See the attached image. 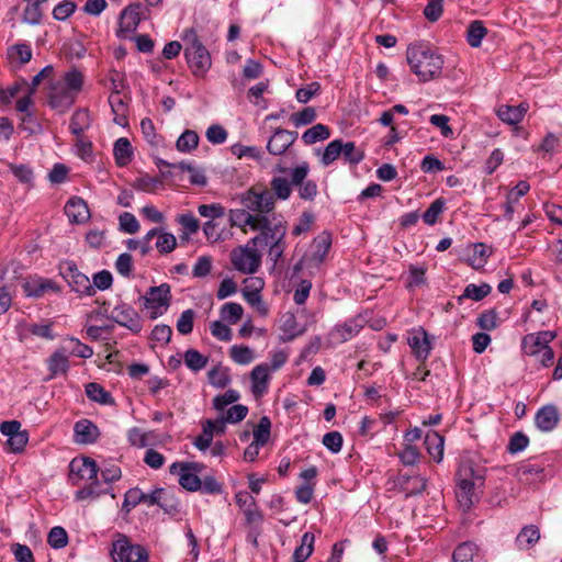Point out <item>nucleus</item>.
<instances>
[{
    "instance_id": "nucleus-1",
    "label": "nucleus",
    "mask_w": 562,
    "mask_h": 562,
    "mask_svg": "<svg viewBox=\"0 0 562 562\" xmlns=\"http://www.w3.org/2000/svg\"><path fill=\"white\" fill-rule=\"evenodd\" d=\"M406 59L412 71L423 82L432 80L441 74L443 59L427 43L411 44L406 50Z\"/></svg>"
},
{
    "instance_id": "nucleus-2",
    "label": "nucleus",
    "mask_w": 562,
    "mask_h": 562,
    "mask_svg": "<svg viewBox=\"0 0 562 562\" xmlns=\"http://www.w3.org/2000/svg\"><path fill=\"white\" fill-rule=\"evenodd\" d=\"M182 40L186 42L184 56L192 74L196 77H203L212 66L209 50L202 44L193 27L183 31Z\"/></svg>"
},
{
    "instance_id": "nucleus-3",
    "label": "nucleus",
    "mask_w": 562,
    "mask_h": 562,
    "mask_svg": "<svg viewBox=\"0 0 562 562\" xmlns=\"http://www.w3.org/2000/svg\"><path fill=\"white\" fill-rule=\"evenodd\" d=\"M456 480L458 486L456 492L457 499L461 507L469 509L479 499L475 490L483 485L484 476L472 464L464 463L460 465Z\"/></svg>"
},
{
    "instance_id": "nucleus-4",
    "label": "nucleus",
    "mask_w": 562,
    "mask_h": 562,
    "mask_svg": "<svg viewBox=\"0 0 562 562\" xmlns=\"http://www.w3.org/2000/svg\"><path fill=\"white\" fill-rule=\"evenodd\" d=\"M240 203L252 216L262 215L268 218L273 214L276 199L269 190L251 188L240 195Z\"/></svg>"
},
{
    "instance_id": "nucleus-5",
    "label": "nucleus",
    "mask_w": 562,
    "mask_h": 562,
    "mask_svg": "<svg viewBox=\"0 0 562 562\" xmlns=\"http://www.w3.org/2000/svg\"><path fill=\"white\" fill-rule=\"evenodd\" d=\"M143 307L149 312V317L156 319L164 315L171 303V288L168 283L150 286L146 294L140 296Z\"/></svg>"
},
{
    "instance_id": "nucleus-6",
    "label": "nucleus",
    "mask_w": 562,
    "mask_h": 562,
    "mask_svg": "<svg viewBox=\"0 0 562 562\" xmlns=\"http://www.w3.org/2000/svg\"><path fill=\"white\" fill-rule=\"evenodd\" d=\"M60 276L67 281L72 291L80 295H94L95 290L90 279L78 270L74 261H65L59 266Z\"/></svg>"
},
{
    "instance_id": "nucleus-7",
    "label": "nucleus",
    "mask_w": 562,
    "mask_h": 562,
    "mask_svg": "<svg viewBox=\"0 0 562 562\" xmlns=\"http://www.w3.org/2000/svg\"><path fill=\"white\" fill-rule=\"evenodd\" d=\"M234 268L243 273H255L260 267V255L256 247L247 244L245 247H237L231 254Z\"/></svg>"
},
{
    "instance_id": "nucleus-8",
    "label": "nucleus",
    "mask_w": 562,
    "mask_h": 562,
    "mask_svg": "<svg viewBox=\"0 0 562 562\" xmlns=\"http://www.w3.org/2000/svg\"><path fill=\"white\" fill-rule=\"evenodd\" d=\"M266 221V227L258 229L261 233L249 240V244L254 247L258 245L268 246V244L273 241H282L285 237L286 226L281 220L277 218L276 214H271Z\"/></svg>"
},
{
    "instance_id": "nucleus-9",
    "label": "nucleus",
    "mask_w": 562,
    "mask_h": 562,
    "mask_svg": "<svg viewBox=\"0 0 562 562\" xmlns=\"http://www.w3.org/2000/svg\"><path fill=\"white\" fill-rule=\"evenodd\" d=\"M109 319L115 322L122 327L130 329L134 334H138L142 328V318L137 311L127 303H120L111 311Z\"/></svg>"
},
{
    "instance_id": "nucleus-10",
    "label": "nucleus",
    "mask_w": 562,
    "mask_h": 562,
    "mask_svg": "<svg viewBox=\"0 0 562 562\" xmlns=\"http://www.w3.org/2000/svg\"><path fill=\"white\" fill-rule=\"evenodd\" d=\"M308 171V164L304 161L293 168L290 176H292L293 186L297 187L300 198L312 201L317 194V184L313 180L306 179Z\"/></svg>"
},
{
    "instance_id": "nucleus-11",
    "label": "nucleus",
    "mask_w": 562,
    "mask_h": 562,
    "mask_svg": "<svg viewBox=\"0 0 562 562\" xmlns=\"http://www.w3.org/2000/svg\"><path fill=\"white\" fill-rule=\"evenodd\" d=\"M407 344L418 361H426L432 349V337L423 328H414L409 331Z\"/></svg>"
},
{
    "instance_id": "nucleus-12",
    "label": "nucleus",
    "mask_w": 562,
    "mask_h": 562,
    "mask_svg": "<svg viewBox=\"0 0 562 562\" xmlns=\"http://www.w3.org/2000/svg\"><path fill=\"white\" fill-rule=\"evenodd\" d=\"M76 98L69 90H66L60 81L50 83L47 95L48 105L58 113L67 112L75 103Z\"/></svg>"
},
{
    "instance_id": "nucleus-13",
    "label": "nucleus",
    "mask_w": 562,
    "mask_h": 562,
    "mask_svg": "<svg viewBox=\"0 0 562 562\" xmlns=\"http://www.w3.org/2000/svg\"><path fill=\"white\" fill-rule=\"evenodd\" d=\"M69 470L74 485H78L81 480H94L100 471L97 462L89 457L75 458Z\"/></svg>"
},
{
    "instance_id": "nucleus-14",
    "label": "nucleus",
    "mask_w": 562,
    "mask_h": 562,
    "mask_svg": "<svg viewBox=\"0 0 562 562\" xmlns=\"http://www.w3.org/2000/svg\"><path fill=\"white\" fill-rule=\"evenodd\" d=\"M557 337L555 331L542 330L524 336L521 340L522 353L529 357L539 356L540 352Z\"/></svg>"
},
{
    "instance_id": "nucleus-15",
    "label": "nucleus",
    "mask_w": 562,
    "mask_h": 562,
    "mask_svg": "<svg viewBox=\"0 0 562 562\" xmlns=\"http://www.w3.org/2000/svg\"><path fill=\"white\" fill-rule=\"evenodd\" d=\"M144 18V9L140 2H134L123 9L120 14V27L117 35L122 33H132L136 31L139 22Z\"/></svg>"
},
{
    "instance_id": "nucleus-16",
    "label": "nucleus",
    "mask_w": 562,
    "mask_h": 562,
    "mask_svg": "<svg viewBox=\"0 0 562 562\" xmlns=\"http://www.w3.org/2000/svg\"><path fill=\"white\" fill-rule=\"evenodd\" d=\"M297 138V133L277 127L267 143V150L273 156L284 154Z\"/></svg>"
},
{
    "instance_id": "nucleus-17",
    "label": "nucleus",
    "mask_w": 562,
    "mask_h": 562,
    "mask_svg": "<svg viewBox=\"0 0 562 562\" xmlns=\"http://www.w3.org/2000/svg\"><path fill=\"white\" fill-rule=\"evenodd\" d=\"M229 223L232 226L241 228L246 232L247 226H249L251 231L266 227L267 221L262 215L252 216L251 213L243 206V209H234L229 211Z\"/></svg>"
},
{
    "instance_id": "nucleus-18",
    "label": "nucleus",
    "mask_w": 562,
    "mask_h": 562,
    "mask_svg": "<svg viewBox=\"0 0 562 562\" xmlns=\"http://www.w3.org/2000/svg\"><path fill=\"white\" fill-rule=\"evenodd\" d=\"M24 294L27 297L38 299L48 291L58 292V285L50 279L34 277L25 280L22 284Z\"/></svg>"
},
{
    "instance_id": "nucleus-19",
    "label": "nucleus",
    "mask_w": 562,
    "mask_h": 562,
    "mask_svg": "<svg viewBox=\"0 0 562 562\" xmlns=\"http://www.w3.org/2000/svg\"><path fill=\"white\" fill-rule=\"evenodd\" d=\"M270 368L267 363L256 366L250 373L251 392L256 397L262 396L268 391Z\"/></svg>"
},
{
    "instance_id": "nucleus-20",
    "label": "nucleus",
    "mask_w": 562,
    "mask_h": 562,
    "mask_svg": "<svg viewBox=\"0 0 562 562\" xmlns=\"http://www.w3.org/2000/svg\"><path fill=\"white\" fill-rule=\"evenodd\" d=\"M560 416L558 408L552 405H546L541 407L535 417L536 426L544 432L553 430L558 423H559Z\"/></svg>"
},
{
    "instance_id": "nucleus-21",
    "label": "nucleus",
    "mask_w": 562,
    "mask_h": 562,
    "mask_svg": "<svg viewBox=\"0 0 562 562\" xmlns=\"http://www.w3.org/2000/svg\"><path fill=\"white\" fill-rule=\"evenodd\" d=\"M368 322L367 315L359 314L344 324L335 327V333L339 336L341 341H347L356 336Z\"/></svg>"
},
{
    "instance_id": "nucleus-22",
    "label": "nucleus",
    "mask_w": 562,
    "mask_h": 562,
    "mask_svg": "<svg viewBox=\"0 0 562 562\" xmlns=\"http://www.w3.org/2000/svg\"><path fill=\"white\" fill-rule=\"evenodd\" d=\"M65 212L71 223H83L90 217L86 201L81 198H71L65 205Z\"/></svg>"
},
{
    "instance_id": "nucleus-23",
    "label": "nucleus",
    "mask_w": 562,
    "mask_h": 562,
    "mask_svg": "<svg viewBox=\"0 0 562 562\" xmlns=\"http://www.w3.org/2000/svg\"><path fill=\"white\" fill-rule=\"evenodd\" d=\"M76 441L79 443H93L99 437L97 425L88 419L78 420L74 426Z\"/></svg>"
},
{
    "instance_id": "nucleus-24",
    "label": "nucleus",
    "mask_w": 562,
    "mask_h": 562,
    "mask_svg": "<svg viewBox=\"0 0 562 562\" xmlns=\"http://www.w3.org/2000/svg\"><path fill=\"white\" fill-rule=\"evenodd\" d=\"M47 368L50 373L48 379L67 373L69 370V360L65 348L57 349L50 355L47 359Z\"/></svg>"
},
{
    "instance_id": "nucleus-25",
    "label": "nucleus",
    "mask_w": 562,
    "mask_h": 562,
    "mask_svg": "<svg viewBox=\"0 0 562 562\" xmlns=\"http://www.w3.org/2000/svg\"><path fill=\"white\" fill-rule=\"evenodd\" d=\"M331 246L330 235L323 233L314 238L310 260L318 266L326 258Z\"/></svg>"
},
{
    "instance_id": "nucleus-26",
    "label": "nucleus",
    "mask_w": 562,
    "mask_h": 562,
    "mask_svg": "<svg viewBox=\"0 0 562 562\" xmlns=\"http://www.w3.org/2000/svg\"><path fill=\"white\" fill-rule=\"evenodd\" d=\"M425 447L429 456L436 461L440 463L443 459V446L445 439L437 431H428L425 437Z\"/></svg>"
},
{
    "instance_id": "nucleus-27",
    "label": "nucleus",
    "mask_w": 562,
    "mask_h": 562,
    "mask_svg": "<svg viewBox=\"0 0 562 562\" xmlns=\"http://www.w3.org/2000/svg\"><path fill=\"white\" fill-rule=\"evenodd\" d=\"M88 484L75 493L76 501H85L87 498H98L101 495L110 493V488H102L99 477L88 480Z\"/></svg>"
},
{
    "instance_id": "nucleus-28",
    "label": "nucleus",
    "mask_w": 562,
    "mask_h": 562,
    "mask_svg": "<svg viewBox=\"0 0 562 562\" xmlns=\"http://www.w3.org/2000/svg\"><path fill=\"white\" fill-rule=\"evenodd\" d=\"M113 154L117 166H127L133 157V148L126 137H121L114 143Z\"/></svg>"
},
{
    "instance_id": "nucleus-29",
    "label": "nucleus",
    "mask_w": 562,
    "mask_h": 562,
    "mask_svg": "<svg viewBox=\"0 0 562 562\" xmlns=\"http://www.w3.org/2000/svg\"><path fill=\"white\" fill-rule=\"evenodd\" d=\"M540 539V530L535 525L525 526L516 537V543L519 549H529Z\"/></svg>"
},
{
    "instance_id": "nucleus-30",
    "label": "nucleus",
    "mask_w": 562,
    "mask_h": 562,
    "mask_svg": "<svg viewBox=\"0 0 562 562\" xmlns=\"http://www.w3.org/2000/svg\"><path fill=\"white\" fill-rule=\"evenodd\" d=\"M90 125L91 117L89 111L87 109H79L72 114L69 128L74 135L81 136L82 133L90 127Z\"/></svg>"
},
{
    "instance_id": "nucleus-31",
    "label": "nucleus",
    "mask_w": 562,
    "mask_h": 562,
    "mask_svg": "<svg viewBox=\"0 0 562 562\" xmlns=\"http://www.w3.org/2000/svg\"><path fill=\"white\" fill-rule=\"evenodd\" d=\"M315 536L312 532H305L302 536L301 544L295 548L293 562H305L314 550Z\"/></svg>"
},
{
    "instance_id": "nucleus-32",
    "label": "nucleus",
    "mask_w": 562,
    "mask_h": 562,
    "mask_svg": "<svg viewBox=\"0 0 562 562\" xmlns=\"http://www.w3.org/2000/svg\"><path fill=\"white\" fill-rule=\"evenodd\" d=\"M282 324H281V330L283 335L281 336V339L283 342H288L296 338L297 336L303 334L302 329L297 328V322L292 313H285L282 316Z\"/></svg>"
},
{
    "instance_id": "nucleus-33",
    "label": "nucleus",
    "mask_w": 562,
    "mask_h": 562,
    "mask_svg": "<svg viewBox=\"0 0 562 562\" xmlns=\"http://www.w3.org/2000/svg\"><path fill=\"white\" fill-rule=\"evenodd\" d=\"M492 291V286L487 283H481L476 285L474 283L468 284L463 293L458 297V302L461 304L464 299H470L475 302L482 301Z\"/></svg>"
},
{
    "instance_id": "nucleus-34",
    "label": "nucleus",
    "mask_w": 562,
    "mask_h": 562,
    "mask_svg": "<svg viewBox=\"0 0 562 562\" xmlns=\"http://www.w3.org/2000/svg\"><path fill=\"white\" fill-rule=\"evenodd\" d=\"M402 488L406 492V497L422 494L426 486L427 480L422 476H401Z\"/></svg>"
},
{
    "instance_id": "nucleus-35",
    "label": "nucleus",
    "mask_w": 562,
    "mask_h": 562,
    "mask_svg": "<svg viewBox=\"0 0 562 562\" xmlns=\"http://www.w3.org/2000/svg\"><path fill=\"white\" fill-rule=\"evenodd\" d=\"M329 136H330V130L328 128V126L318 123V124L313 125L312 127L307 128L303 133L302 140L304 142L305 145H312L317 142L325 140V139L329 138Z\"/></svg>"
},
{
    "instance_id": "nucleus-36",
    "label": "nucleus",
    "mask_w": 562,
    "mask_h": 562,
    "mask_svg": "<svg viewBox=\"0 0 562 562\" xmlns=\"http://www.w3.org/2000/svg\"><path fill=\"white\" fill-rule=\"evenodd\" d=\"M60 82L65 86L66 90H69L77 97L83 86V75L77 68H71L64 75V80Z\"/></svg>"
},
{
    "instance_id": "nucleus-37",
    "label": "nucleus",
    "mask_w": 562,
    "mask_h": 562,
    "mask_svg": "<svg viewBox=\"0 0 562 562\" xmlns=\"http://www.w3.org/2000/svg\"><path fill=\"white\" fill-rule=\"evenodd\" d=\"M86 394L89 400L102 405L112 404L113 398L99 383L90 382L86 385Z\"/></svg>"
},
{
    "instance_id": "nucleus-38",
    "label": "nucleus",
    "mask_w": 562,
    "mask_h": 562,
    "mask_svg": "<svg viewBox=\"0 0 562 562\" xmlns=\"http://www.w3.org/2000/svg\"><path fill=\"white\" fill-rule=\"evenodd\" d=\"M487 34L486 27L481 21H472L467 30V41L471 47H479Z\"/></svg>"
},
{
    "instance_id": "nucleus-39",
    "label": "nucleus",
    "mask_w": 562,
    "mask_h": 562,
    "mask_svg": "<svg viewBox=\"0 0 562 562\" xmlns=\"http://www.w3.org/2000/svg\"><path fill=\"white\" fill-rule=\"evenodd\" d=\"M270 186L272 190L271 193L273 194V196L276 195L280 200L289 199L292 193V187H294L292 183V179L288 180L284 177L272 178Z\"/></svg>"
},
{
    "instance_id": "nucleus-40",
    "label": "nucleus",
    "mask_w": 562,
    "mask_h": 562,
    "mask_svg": "<svg viewBox=\"0 0 562 562\" xmlns=\"http://www.w3.org/2000/svg\"><path fill=\"white\" fill-rule=\"evenodd\" d=\"M177 222L182 226V234L180 238L188 240L190 235L195 234L200 228V222L191 213L181 214L178 216Z\"/></svg>"
},
{
    "instance_id": "nucleus-41",
    "label": "nucleus",
    "mask_w": 562,
    "mask_h": 562,
    "mask_svg": "<svg viewBox=\"0 0 562 562\" xmlns=\"http://www.w3.org/2000/svg\"><path fill=\"white\" fill-rule=\"evenodd\" d=\"M199 139L196 132L187 130L177 139L176 147L181 153H191L198 147Z\"/></svg>"
},
{
    "instance_id": "nucleus-42",
    "label": "nucleus",
    "mask_w": 562,
    "mask_h": 562,
    "mask_svg": "<svg viewBox=\"0 0 562 562\" xmlns=\"http://www.w3.org/2000/svg\"><path fill=\"white\" fill-rule=\"evenodd\" d=\"M341 157L350 165H358L363 160L364 151L355 142H342Z\"/></svg>"
},
{
    "instance_id": "nucleus-43",
    "label": "nucleus",
    "mask_w": 562,
    "mask_h": 562,
    "mask_svg": "<svg viewBox=\"0 0 562 562\" xmlns=\"http://www.w3.org/2000/svg\"><path fill=\"white\" fill-rule=\"evenodd\" d=\"M183 358L186 366L194 372L204 369L209 361L207 357L203 356L196 349H188Z\"/></svg>"
},
{
    "instance_id": "nucleus-44",
    "label": "nucleus",
    "mask_w": 562,
    "mask_h": 562,
    "mask_svg": "<svg viewBox=\"0 0 562 562\" xmlns=\"http://www.w3.org/2000/svg\"><path fill=\"white\" fill-rule=\"evenodd\" d=\"M476 546L473 542L467 541L460 543L453 551V562H473V558L476 553Z\"/></svg>"
},
{
    "instance_id": "nucleus-45",
    "label": "nucleus",
    "mask_w": 562,
    "mask_h": 562,
    "mask_svg": "<svg viewBox=\"0 0 562 562\" xmlns=\"http://www.w3.org/2000/svg\"><path fill=\"white\" fill-rule=\"evenodd\" d=\"M243 306L235 302H227L221 308V317L223 321L234 325L241 319Z\"/></svg>"
},
{
    "instance_id": "nucleus-46",
    "label": "nucleus",
    "mask_w": 562,
    "mask_h": 562,
    "mask_svg": "<svg viewBox=\"0 0 562 562\" xmlns=\"http://www.w3.org/2000/svg\"><path fill=\"white\" fill-rule=\"evenodd\" d=\"M341 149H342V139H334L325 147L322 157L321 162L324 166L331 165L335 160H337L339 157H341Z\"/></svg>"
},
{
    "instance_id": "nucleus-47",
    "label": "nucleus",
    "mask_w": 562,
    "mask_h": 562,
    "mask_svg": "<svg viewBox=\"0 0 562 562\" xmlns=\"http://www.w3.org/2000/svg\"><path fill=\"white\" fill-rule=\"evenodd\" d=\"M209 382L217 389H223L231 383L229 372L221 366L214 367L207 373Z\"/></svg>"
},
{
    "instance_id": "nucleus-48",
    "label": "nucleus",
    "mask_w": 562,
    "mask_h": 562,
    "mask_svg": "<svg viewBox=\"0 0 562 562\" xmlns=\"http://www.w3.org/2000/svg\"><path fill=\"white\" fill-rule=\"evenodd\" d=\"M476 325L483 330H493L498 326V313L495 308L482 312L476 318Z\"/></svg>"
},
{
    "instance_id": "nucleus-49",
    "label": "nucleus",
    "mask_w": 562,
    "mask_h": 562,
    "mask_svg": "<svg viewBox=\"0 0 562 562\" xmlns=\"http://www.w3.org/2000/svg\"><path fill=\"white\" fill-rule=\"evenodd\" d=\"M496 113L501 121L509 125H516L522 121L521 111L514 105H501Z\"/></svg>"
},
{
    "instance_id": "nucleus-50",
    "label": "nucleus",
    "mask_w": 562,
    "mask_h": 562,
    "mask_svg": "<svg viewBox=\"0 0 562 562\" xmlns=\"http://www.w3.org/2000/svg\"><path fill=\"white\" fill-rule=\"evenodd\" d=\"M271 422L269 417L262 416L258 425L254 428V441L265 446L270 438Z\"/></svg>"
},
{
    "instance_id": "nucleus-51",
    "label": "nucleus",
    "mask_w": 562,
    "mask_h": 562,
    "mask_svg": "<svg viewBox=\"0 0 562 562\" xmlns=\"http://www.w3.org/2000/svg\"><path fill=\"white\" fill-rule=\"evenodd\" d=\"M158 506L168 515L175 516L179 513L180 503L172 492L164 488Z\"/></svg>"
},
{
    "instance_id": "nucleus-52",
    "label": "nucleus",
    "mask_w": 562,
    "mask_h": 562,
    "mask_svg": "<svg viewBox=\"0 0 562 562\" xmlns=\"http://www.w3.org/2000/svg\"><path fill=\"white\" fill-rule=\"evenodd\" d=\"M316 119V111L312 106H306L297 113L290 116V121L295 127L305 126L313 123Z\"/></svg>"
},
{
    "instance_id": "nucleus-53",
    "label": "nucleus",
    "mask_w": 562,
    "mask_h": 562,
    "mask_svg": "<svg viewBox=\"0 0 562 562\" xmlns=\"http://www.w3.org/2000/svg\"><path fill=\"white\" fill-rule=\"evenodd\" d=\"M179 484L189 492H196L202 486V480L195 473L182 470L179 473Z\"/></svg>"
},
{
    "instance_id": "nucleus-54",
    "label": "nucleus",
    "mask_w": 562,
    "mask_h": 562,
    "mask_svg": "<svg viewBox=\"0 0 562 562\" xmlns=\"http://www.w3.org/2000/svg\"><path fill=\"white\" fill-rule=\"evenodd\" d=\"M231 358L238 364H248L254 360V351L247 346H233L229 350Z\"/></svg>"
},
{
    "instance_id": "nucleus-55",
    "label": "nucleus",
    "mask_w": 562,
    "mask_h": 562,
    "mask_svg": "<svg viewBox=\"0 0 562 562\" xmlns=\"http://www.w3.org/2000/svg\"><path fill=\"white\" fill-rule=\"evenodd\" d=\"M47 542L54 549H61L68 543V535L63 527H53L48 533Z\"/></svg>"
},
{
    "instance_id": "nucleus-56",
    "label": "nucleus",
    "mask_w": 562,
    "mask_h": 562,
    "mask_svg": "<svg viewBox=\"0 0 562 562\" xmlns=\"http://www.w3.org/2000/svg\"><path fill=\"white\" fill-rule=\"evenodd\" d=\"M177 247V238L173 234L161 231L157 240L156 248L160 254H169Z\"/></svg>"
},
{
    "instance_id": "nucleus-57",
    "label": "nucleus",
    "mask_w": 562,
    "mask_h": 562,
    "mask_svg": "<svg viewBox=\"0 0 562 562\" xmlns=\"http://www.w3.org/2000/svg\"><path fill=\"white\" fill-rule=\"evenodd\" d=\"M195 313L193 310L189 308L181 313L180 317L177 321V330L181 335H189L193 330Z\"/></svg>"
},
{
    "instance_id": "nucleus-58",
    "label": "nucleus",
    "mask_w": 562,
    "mask_h": 562,
    "mask_svg": "<svg viewBox=\"0 0 562 562\" xmlns=\"http://www.w3.org/2000/svg\"><path fill=\"white\" fill-rule=\"evenodd\" d=\"M120 229L126 234H136L139 231V223L134 214L124 212L119 216Z\"/></svg>"
},
{
    "instance_id": "nucleus-59",
    "label": "nucleus",
    "mask_w": 562,
    "mask_h": 562,
    "mask_svg": "<svg viewBox=\"0 0 562 562\" xmlns=\"http://www.w3.org/2000/svg\"><path fill=\"white\" fill-rule=\"evenodd\" d=\"M198 212L202 217L214 221L215 218H220L225 215V207L220 203L201 204L198 207Z\"/></svg>"
},
{
    "instance_id": "nucleus-60",
    "label": "nucleus",
    "mask_w": 562,
    "mask_h": 562,
    "mask_svg": "<svg viewBox=\"0 0 562 562\" xmlns=\"http://www.w3.org/2000/svg\"><path fill=\"white\" fill-rule=\"evenodd\" d=\"M445 202L442 199L435 200L426 212L423 214V220L428 225H434L438 221V216L443 212Z\"/></svg>"
},
{
    "instance_id": "nucleus-61",
    "label": "nucleus",
    "mask_w": 562,
    "mask_h": 562,
    "mask_svg": "<svg viewBox=\"0 0 562 562\" xmlns=\"http://www.w3.org/2000/svg\"><path fill=\"white\" fill-rule=\"evenodd\" d=\"M321 92V85L313 81L305 87L296 90L295 98L300 103H307L313 97Z\"/></svg>"
},
{
    "instance_id": "nucleus-62",
    "label": "nucleus",
    "mask_w": 562,
    "mask_h": 562,
    "mask_svg": "<svg viewBox=\"0 0 562 562\" xmlns=\"http://www.w3.org/2000/svg\"><path fill=\"white\" fill-rule=\"evenodd\" d=\"M8 54L11 58H19L21 64H26L32 58V49L29 44H15L11 46L8 50Z\"/></svg>"
},
{
    "instance_id": "nucleus-63",
    "label": "nucleus",
    "mask_w": 562,
    "mask_h": 562,
    "mask_svg": "<svg viewBox=\"0 0 562 562\" xmlns=\"http://www.w3.org/2000/svg\"><path fill=\"white\" fill-rule=\"evenodd\" d=\"M239 400V393L236 390H227L223 395H218L213 400V407L216 411H224L226 406Z\"/></svg>"
},
{
    "instance_id": "nucleus-64",
    "label": "nucleus",
    "mask_w": 562,
    "mask_h": 562,
    "mask_svg": "<svg viewBox=\"0 0 562 562\" xmlns=\"http://www.w3.org/2000/svg\"><path fill=\"white\" fill-rule=\"evenodd\" d=\"M323 445L333 453H338L342 447V436L338 431H330L324 435Z\"/></svg>"
}]
</instances>
